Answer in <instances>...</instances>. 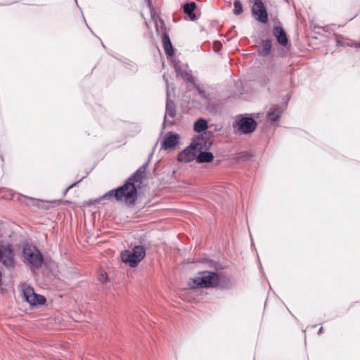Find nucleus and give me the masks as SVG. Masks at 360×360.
<instances>
[{
	"label": "nucleus",
	"mask_w": 360,
	"mask_h": 360,
	"mask_svg": "<svg viewBox=\"0 0 360 360\" xmlns=\"http://www.w3.org/2000/svg\"><path fill=\"white\" fill-rule=\"evenodd\" d=\"M136 176H137L135 175L133 178L129 179L123 186L115 191H109L105 196H114L117 200H122L129 204L134 202L136 196V188L132 181L136 179Z\"/></svg>",
	"instance_id": "f257e3e1"
},
{
	"label": "nucleus",
	"mask_w": 360,
	"mask_h": 360,
	"mask_svg": "<svg viewBox=\"0 0 360 360\" xmlns=\"http://www.w3.org/2000/svg\"><path fill=\"white\" fill-rule=\"evenodd\" d=\"M220 281V277L217 274L210 271H202L191 280L189 285L191 288H214L217 286Z\"/></svg>",
	"instance_id": "f03ea898"
},
{
	"label": "nucleus",
	"mask_w": 360,
	"mask_h": 360,
	"mask_svg": "<svg viewBox=\"0 0 360 360\" xmlns=\"http://www.w3.org/2000/svg\"><path fill=\"white\" fill-rule=\"evenodd\" d=\"M146 250L143 246H135L132 250H125L121 254L123 262L135 267L145 257Z\"/></svg>",
	"instance_id": "7ed1b4c3"
},
{
	"label": "nucleus",
	"mask_w": 360,
	"mask_h": 360,
	"mask_svg": "<svg viewBox=\"0 0 360 360\" xmlns=\"http://www.w3.org/2000/svg\"><path fill=\"white\" fill-rule=\"evenodd\" d=\"M202 148V139L193 141L190 146L186 148L178 155L177 160L181 162H188L196 160L198 153Z\"/></svg>",
	"instance_id": "20e7f679"
},
{
	"label": "nucleus",
	"mask_w": 360,
	"mask_h": 360,
	"mask_svg": "<svg viewBox=\"0 0 360 360\" xmlns=\"http://www.w3.org/2000/svg\"><path fill=\"white\" fill-rule=\"evenodd\" d=\"M23 257L33 267H39L43 258L40 252L33 245H27L23 248Z\"/></svg>",
	"instance_id": "39448f33"
},
{
	"label": "nucleus",
	"mask_w": 360,
	"mask_h": 360,
	"mask_svg": "<svg viewBox=\"0 0 360 360\" xmlns=\"http://www.w3.org/2000/svg\"><path fill=\"white\" fill-rule=\"evenodd\" d=\"M22 290L25 300L31 305L41 304L46 301L44 296L36 294L34 289L27 285H22Z\"/></svg>",
	"instance_id": "423d86ee"
},
{
	"label": "nucleus",
	"mask_w": 360,
	"mask_h": 360,
	"mask_svg": "<svg viewBox=\"0 0 360 360\" xmlns=\"http://www.w3.org/2000/svg\"><path fill=\"white\" fill-rule=\"evenodd\" d=\"M252 4V12L255 18L260 22H266L267 12L265 6L261 0H250Z\"/></svg>",
	"instance_id": "0eeeda50"
},
{
	"label": "nucleus",
	"mask_w": 360,
	"mask_h": 360,
	"mask_svg": "<svg viewBox=\"0 0 360 360\" xmlns=\"http://www.w3.org/2000/svg\"><path fill=\"white\" fill-rule=\"evenodd\" d=\"M210 141H204L202 139V148L197 153L196 160L198 163L210 162L213 160L214 156L212 153L205 150L211 146Z\"/></svg>",
	"instance_id": "6e6552de"
},
{
	"label": "nucleus",
	"mask_w": 360,
	"mask_h": 360,
	"mask_svg": "<svg viewBox=\"0 0 360 360\" xmlns=\"http://www.w3.org/2000/svg\"><path fill=\"white\" fill-rule=\"evenodd\" d=\"M238 129L243 134L252 132L255 128L257 123L250 117H243L238 120L237 122Z\"/></svg>",
	"instance_id": "1a4fd4ad"
},
{
	"label": "nucleus",
	"mask_w": 360,
	"mask_h": 360,
	"mask_svg": "<svg viewBox=\"0 0 360 360\" xmlns=\"http://www.w3.org/2000/svg\"><path fill=\"white\" fill-rule=\"evenodd\" d=\"M179 136L172 132L167 133L161 143V148L165 150L173 149L179 143Z\"/></svg>",
	"instance_id": "9d476101"
},
{
	"label": "nucleus",
	"mask_w": 360,
	"mask_h": 360,
	"mask_svg": "<svg viewBox=\"0 0 360 360\" xmlns=\"http://www.w3.org/2000/svg\"><path fill=\"white\" fill-rule=\"evenodd\" d=\"M0 262L6 266H12L13 264V254L11 249H0Z\"/></svg>",
	"instance_id": "9b49d317"
},
{
	"label": "nucleus",
	"mask_w": 360,
	"mask_h": 360,
	"mask_svg": "<svg viewBox=\"0 0 360 360\" xmlns=\"http://www.w3.org/2000/svg\"><path fill=\"white\" fill-rule=\"evenodd\" d=\"M273 34L281 45L285 46L288 44V39L287 34L281 27L276 26L274 29Z\"/></svg>",
	"instance_id": "f8f14e48"
},
{
	"label": "nucleus",
	"mask_w": 360,
	"mask_h": 360,
	"mask_svg": "<svg viewBox=\"0 0 360 360\" xmlns=\"http://www.w3.org/2000/svg\"><path fill=\"white\" fill-rule=\"evenodd\" d=\"M196 8V4L194 2L187 3L184 5V11L187 14L191 21L197 20L196 16L194 13V11Z\"/></svg>",
	"instance_id": "ddd939ff"
},
{
	"label": "nucleus",
	"mask_w": 360,
	"mask_h": 360,
	"mask_svg": "<svg viewBox=\"0 0 360 360\" xmlns=\"http://www.w3.org/2000/svg\"><path fill=\"white\" fill-rule=\"evenodd\" d=\"M162 44H163V47H164V49H165V51L166 52V53L170 56H173L174 51H173L172 45L171 41L169 39V35L166 32H164V34H163Z\"/></svg>",
	"instance_id": "4468645a"
},
{
	"label": "nucleus",
	"mask_w": 360,
	"mask_h": 360,
	"mask_svg": "<svg viewBox=\"0 0 360 360\" xmlns=\"http://www.w3.org/2000/svg\"><path fill=\"white\" fill-rule=\"evenodd\" d=\"M176 115V110L174 103L167 101L166 105L165 120L170 117L173 118Z\"/></svg>",
	"instance_id": "2eb2a0df"
},
{
	"label": "nucleus",
	"mask_w": 360,
	"mask_h": 360,
	"mask_svg": "<svg viewBox=\"0 0 360 360\" xmlns=\"http://www.w3.org/2000/svg\"><path fill=\"white\" fill-rule=\"evenodd\" d=\"M207 123L206 120L203 119H200L198 121H196L194 124V129L195 131L198 132H201L207 129Z\"/></svg>",
	"instance_id": "dca6fc26"
},
{
	"label": "nucleus",
	"mask_w": 360,
	"mask_h": 360,
	"mask_svg": "<svg viewBox=\"0 0 360 360\" xmlns=\"http://www.w3.org/2000/svg\"><path fill=\"white\" fill-rule=\"evenodd\" d=\"M175 70H176L177 75L181 76L184 79H186V80L191 81V82L192 81V79H193L192 76L189 73H188L186 71L181 70L180 66H179L177 65H175Z\"/></svg>",
	"instance_id": "f3484780"
},
{
	"label": "nucleus",
	"mask_w": 360,
	"mask_h": 360,
	"mask_svg": "<svg viewBox=\"0 0 360 360\" xmlns=\"http://www.w3.org/2000/svg\"><path fill=\"white\" fill-rule=\"evenodd\" d=\"M281 114V111L278 108H274L269 112V117L271 121H277Z\"/></svg>",
	"instance_id": "a211bd4d"
},
{
	"label": "nucleus",
	"mask_w": 360,
	"mask_h": 360,
	"mask_svg": "<svg viewBox=\"0 0 360 360\" xmlns=\"http://www.w3.org/2000/svg\"><path fill=\"white\" fill-rule=\"evenodd\" d=\"M262 53L264 56H267L271 49V42L270 40H264L262 41Z\"/></svg>",
	"instance_id": "6ab92c4d"
},
{
	"label": "nucleus",
	"mask_w": 360,
	"mask_h": 360,
	"mask_svg": "<svg viewBox=\"0 0 360 360\" xmlns=\"http://www.w3.org/2000/svg\"><path fill=\"white\" fill-rule=\"evenodd\" d=\"M233 7V13L235 15H240L243 13V6L239 0L234 1Z\"/></svg>",
	"instance_id": "aec40b11"
},
{
	"label": "nucleus",
	"mask_w": 360,
	"mask_h": 360,
	"mask_svg": "<svg viewBox=\"0 0 360 360\" xmlns=\"http://www.w3.org/2000/svg\"><path fill=\"white\" fill-rule=\"evenodd\" d=\"M99 281L102 283H105L108 281V276L106 274H101L99 277Z\"/></svg>",
	"instance_id": "412c9836"
},
{
	"label": "nucleus",
	"mask_w": 360,
	"mask_h": 360,
	"mask_svg": "<svg viewBox=\"0 0 360 360\" xmlns=\"http://www.w3.org/2000/svg\"><path fill=\"white\" fill-rule=\"evenodd\" d=\"M21 198L27 199V200H31V201H35L36 200V199H34V198H29V197L25 196V195H22Z\"/></svg>",
	"instance_id": "4be33fe9"
},
{
	"label": "nucleus",
	"mask_w": 360,
	"mask_h": 360,
	"mask_svg": "<svg viewBox=\"0 0 360 360\" xmlns=\"http://www.w3.org/2000/svg\"><path fill=\"white\" fill-rule=\"evenodd\" d=\"M219 46H220V44L219 43H215L214 44V48L215 50H217V49H219Z\"/></svg>",
	"instance_id": "5701e85b"
},
{
	"label": "nucleus",
	"mask_w": 360,
	"mask_h": 360,
	"mask_svg": "<svg viewBox=\"0 0 360 360\" xmlns=\"http://www.w3.org/2000/svg\"><path fill=\"white\" fill-rule=\"evenodd\" d=\"M319 332H322V328H320Z\"/></svg>",
	"instance_id": "b1692460"
}]
</instances>
